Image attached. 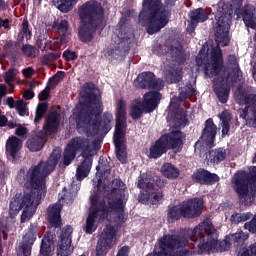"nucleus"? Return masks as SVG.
Wrapping results in <instances>:
<instances>
[{
    "label": "nucleus",
    "instance_id": "1",
    "mask_svg": "<svg viewBox=\"0 0 256 256\" xmlns=\"http://www.w3.org/2000/svg\"><path fill=\"white\" fill-rule=\"evenodd\" d=\"M61 160V148H55L46 162L40 161L37 165L31 166L26 172L20 169L17 175V181L26 189H31L29 193L24 195L16 194L9 204V215L13 219L19 215V211L23 209L21 215V223H25L33 218L37 211L41 199L47 195V186L45 178L49 177L55 171V167Z\"/></svg>",
    "mask_w": 256,
    "mask_h": 256
},
{
    "label": "nucleus",
    "instance_id": "2",
    "mask_svg": "<svg viewBox=\"0 0 256 256\" xmlns=\"http://www.w3.org/2000/svg\"><path fill=\"white\" fill-rule=\"evenodd\" d=\"M82 101L76 105L74 119L76 129H83L88 137H106L113 129V114L103 113V100L101 95L95 93V84L87 82L83 86Z\"/></svg>",
    "mask_w": 256,
    "mask_h": 256
},
{
    "label": "nucleus",
    "instance_id": "3",
    "mask_svg": "<svg viewBox=\"0 0 256 256\" xmlns=\"http://www.w3.org/2000/svg\"><path fill=\"white\" fill-rule=\"evenodd\" d=\"M190 241L193 243L192 249L180 250L176 256L187 255H207L213 249H217L220 253L231 249V240L224 239L219 241V231L213 226L211 219L207 218L194 229L189 231Z\"/></svg>",
    "mask_w": 256,
    "mask_h": 256
},
{
    "label": "nucleus",
    "instance_id": "4",
    "mask_svg": "<svg viewBox=\"0 0 256 256\" xmlns=\"http://www.w3.org/2000/svg\"><path fill=\"white\" fill-rule=\"evenodd\" d=\"M177 0H143L142 9L138 15V21L142 27H146L148 35H155L161 29L169 25L172 9Z\"/></svg>",
    "mask_w": 256,
    "mask_h": 256
},
{
    "label": "nucleus",
    "instance_id": "5",
    "mask_svg": "<svg viewBox=\"0 0 256 256\" xmlns=\"http://www.w3.org/2000/svg\"><path fill=\"white\" fill-rule=\"evenodd\" d=\"M80 26L78 37L82 43H91L105 21V8L97 0H89L78 8Z\"/></svg>",
    "mask_w": 256,
    "mask_h": 256
},
{
    "label": "nucleus",
    "instance_id": "6",
    "mask_svg": "<svg viewBox=\"0 0 256 256\" xmlns=\"http://www.w3.org/2000/svg\"><path fill=\"white\" fill-rule=\"evenodd\" d=\"M232 189L236 193L241 205L251 207L256 197V166L247 172H237L232 179Z\"/></svg>",
    "mask_w": 256,
    "mask_h": 256
},
{
    "label": "nucleus",
    "instance_id": "7",
    "mask_svg": "<svg viewBox=\"0 0 256 256\" xmlns=\"http://www.w3.org/2000/svg\"><path fill=\"white\" fill-rule=\"evenodd\" d=\"M116 125L114 131V144L116 157L120 163H127V148L123 146V140L127 133V103L123 99H119L116 107Z\"/></svg>",
    "mask_w": 256,
    "mask_h": 256
},
{
    "label": "nucleus",
    "instance_id": "8",
    "mask_svg": "<svg viewBox=\"0 0 256 256\" xmlns=\"http://www.w3.org/2000/svg\"><path fill=\"white\" fill-rule=\"evenodd\" d=\"M68 145L72 146L74 151H82L81 157L83 161L78 165L76 169V179L77 181H83V179L89 177L91 173V168L93 167V148H91V142L89 138L85 137H75L70 140Z\"/></svg>",
    "mask_w": 256,
    "mask_h": 256
},
{
    "label": "nucleus",
    "instance_id": "9",
    "mask_svg": "<svg viewBox=\"0 0 256 256\" xmlns=\"http://www.w3.org/2000/svg\"><path fill=\"white\" fill-rule=\"evenodd\" d=\"M216 26H215V37L218 43H222L224 47H227L230 43L229 29H231V21L233 19V8L224 4L218 8L215 15Z\"/></svg>",
    "mask_w": 256,
    "mask_h": 256
},
{
    "label": "nucleus",
    "instance_id": "10",
    "mask_svg": "<svg viewBox=\"0 0 256 256\" xmlns=\"http://www.w3.org/2000/svg\"><path fill=\"white\" fill-rule=\"evenodd\" d=\"M137 188L141 189L138 201L142 205H158L159 201L164 197L163 192L157 189L155 181H152L145 174L138 177Z\"/></svg>",
    "mask_w": 256,
    "mask_h": 256
},
{
    "label": "nucleus",
    "instance_id": "11",
    "mask_svg": "<svg viewBox=\"0 0 256 256\" xmlns=\"http://www.w3.org/2000/svg\"><path fill=\"white\" fill-rule=\"evenodd\" d=\"M170 55L172 61L178 64H172L166 69L167 83H179L183 79V68L180 65H185L187 54L183 50V46H171Z\"/></svg>",
    "mask_w": 256,
    "mask_h": 256
},
{
    "label": "nucleus",
    "instance_id": "12",
    "mask_svg": "<svg viewBox=\"0 0 256 256\" xmlns=\"http://www.w3.org/2000/svg\"><path fill=\"white\" fill-rule=\"evenodd\" d=\"M211 61L209 62V56L203 54V49L200 50L196 57V65L203 67L206 77H217L223 69V52L221 50H214L211 55Z\"/></svg>",
    "mask_w": 256,
    "mask_h": 256
},
{
    "label": "nucleus",
    "instance_id": "13",
    "mask_svg": "<svg viewBox=\"0 0 256 256\" xmlns=\"http://www.w3.org/2000/svg\"><path fill=\"white\" fill-rule=\"evenodd\" d=\"M236 102L238 105H245L240 112V117L246 121L247 127H256V94L241 90L236 97Z\"/></svg>",
    "mask_w": 256,
    "mask_h": 256
},
{
    "label": "nucleus",
    "instance_id": "14",
    "mask_svg": "<svg viewBox=\"0 0 256 256\" xmlns=\"http://www.w3.org/2000/svg\"><path fill=\"white\" fill-rule=\"evenodd\" d=\"M101 205L102 202L97 196L90 197V210L85 225L83 226V231L86 235H93L97 231V228L99 227V225H97V220L105 221L106 218L103 217V208Z\"/></svg>",
    "mask_w": 256,
    "mask_h": 256
},
{
    "label": "nucleus",
    "instance_id": "15",
    "mask_svg": "<svg viewBox=\"0 0 256 256\" xmlns=\"http://www.w3.org/2000/svg\"><path fill=\"white\" fill-rule=\"evenodd\" d=\"M101 207L103 209L102 217L109 219L111 213H116V221L118 225H123L127 221V213H125V202L123 201V196H119L115 200L108 198V201L101 200Z\"/></svg>",
    "mask_w": 256,
    "mask_h": 256
},
{
    "label": "nucleus",
    "instance_id": "16",
    "mask_svg": "<svg viewBox=\"0 0 256 256\" xmlns=\"http://www.w3.org/2000/svg\"><path fill=\"white\" fill-rule=\"evenodd\" d=\"M244 1L245 0H232L234 15H236L237 20L242 18L244 25L248 27V29H256V8L252 4H245L243 6Z\"/></svg>",
    "mask_w": 256,
    "mask_h": 256
},
{
    "label": "nucleus",
    "instance_id": "17",
    "mask_svg": "<svg viewBox=\"0 0 256 256\" xmlns=\"http://www.w3.org/2000/svg\"><path fill=\"white\" fill-rule=\"evenodd\" d=\"M117 237V230L111 224L105 226L98 237L95 252L93 256H107V253L113 249V239Z\"/></svg>",
    "mask_w": 256,
    "mask_h": 256
},
{
    "label": "nucleus",
    "instance_id": "18",
    "mask_svg": "<svg viewBox=\"0 0 256 256\" xmlns=\"http://www.w3.org/2000/svg\"><path fill=\"white\" fill-rule=\"evenodd\" d=\"M117 37L119 42L115 46V55H118L119 57L129 55V51H131V43L135 37L133 31L127 26L121 25Z\"/></svg>",
    "mask_w": 256,
    "mask_h": 256
},
{
    "label": "nucleus",
    "instance_id": "19",
    "mask_svg": "<svg viewBox=\"0 0 256 256\" xmlns=\"http://www.w3.org/2000/svg\"><path fill=\"white\" fill-rule=\"evenodd\" d=\"M136 89H154L161 91L165 87V82L162 79H157L153 72H142L134 80Z\"/></svg>",
    "mask_w": 256,
    "mask_h": 256
},
{
    "label": "nucleus",
    "instance_id": "20",
    "mask_svg": "<svg viewBox=\"0 0 256 256\" xmlns=\"http://www.w3.org/2000/svg\"><path fill=\"white\" fill-rule=\"evenodd\" d=\"M168 151L169 149L181 152L183 150V145L187 139V134L181 130H172L171 132L161 135Z\"/></svg>",
    "mask_w": 256,
    "mask_h": 256
},
{
    "label": "nucleus",
    "instance_id": "21",
    "mask_svg": "<svg viewBox=\"0 0 256 256\" xmlns=\"http://www.w3.org/2000/svg\"><path fill=\"white\" fill-rule=\"evenodd\" d=\"M73 227L67 225L61 231L58 245H57V255L58 256H70L73 253V247H71Z\"/></svg>",
    "mask_w": 256,
    "mask_h": 256
},
{
    "label": "nucleus",
    "instance_id": "22",
    "mask_svg": "<svg viewBox=\"0 0 256 256\" xmlns=\"http://www.w3.org/2000/svg\"><path fill=\"white\" fill-rule=\"evenodd\" d=\"M184 219H197L203 214V199L191 198L181 203Z\"/></svg>",
    "mask_w": 256,
    "mask_h": 256
},
{
    "label": "nucleus",
    "instance_id": "23",
    "mask_svg": "<svg viewBox=\"0 0 256 256\" xmlns=\"http://www.w3.org/2000/svg\"><path fill=\"white\" fill-rule=\"evenodd\" d=\"M217 137V125L213 122V118H208L204 122V128L202 129L200 141L206 147L211 149L215 147V139Z\"/></svg>",
    "mask_w": 256,
    "mask_h": 256
},
{
    "label": "nucleus",
    "instance_id": "24",
    "mask_svg": "<svg viewBox=\"0 0 256 256\" xmlns=\"http://www.w3.org/2000/svg\"><path fill=\"white\" fill-rule=\"evenodd\" d=\"M191 179L194 183H198V185H215L221 181V178L216 173H211V171L205 168L196 169Z\"/></svg>",
    "mask_w": 256,
    "mask_h": 256
},
{
    "label": "nucleus",
    "instance_id": "25",
    "mask_svg": "<svg viewBox=\"0 0 256 256\" xmlns=\"http://www.w3.org/2000/svg\"><path fill=\"white\" fill-rule=\"evenodd\" d=\"M39 233V224H31L28 228V232L24 236V243L22 245V253L19 256H31V251L35 241H37V235Z\"/></svg>",
    "mask_w": 256,
    "mask_h": 256
},
{
    "label": "nucleus",
    "instance_id": "26",
    "mask_svg": "<svg viewBox=\"0 0 256 256\" xmlns=\"http://www.w3.org/2000/svg\"><path fill=\"white\" fill-rule=\"evenodd\" d=\"M163 95L157 91H150L144 95V100L138 102V105L144 109V113H153L161 103Z\"/></svg>",
    "mask_w": 256,
    "mask_h": 256
},
{
    "label": "nucleus",
    "instance_id": "27",
    "mask_svg": "<svg viewBox=\"0 0 256 256\" xmlns=\"http://www.w3.org/2000/svg\"><path fill=\"white\" fill-rule=\"evenodd\" d=\"M57 241V235L54 232H47L44 234L40 244V255L53 256L55 253V242Z\"/></svg>",
    "mask_w": 256,
    "mask_h": 256
},
{
    "label": "nucleus",
    "instance_id": "28",
    "mask_svg": "<svg viewBox=\"0 0 256 256\" xmlns=\"http://www.w3.org/2000/svg\"><path fill=\"white\" fill-rule=\"evenodd\" d=\"M61 205L54 204L47 208V220L50 227L54 229H60L63 226V220L61 219Z\"/></svg>",
    "mask_w": 256,
    "mask_h": 256
},
{
    "label": "nucleus",
    "instance_id": "29",
    "mask_svg": "<svg viewBox=\"0 0 256 256\" xmlns=\"http://www.w3.org/2000/svg\"><path fill=\"white\" fill-rule=\"evenodd\" d=\"M212 87L220 103L225 104L229 101V93H231V88L227 83H225V80H214Z\"/></svg>",
    "mask_w": 256,
    "mask_h": 256
},
{
    "label": "nucleus",
    "instance_id": "30",
    "mask_svg": "<svg viewBox=\"0 0 256 256\" xmlns=\"http://www.w3.org/2000/svg\"><path fill=\"white\" fill-rule=\"evenodd\" d=\"M61 125V114L57 110L52 111L45 120L43 130L46 133H57L59 126Z\"/></svg>",
    "mask_w": 256,
    "mask_h": 256
},
{
    "label": "nucleus",
    "instance_id": "31",
    "mask_svg": "<svg viewBox=\"0 0 256 256\" xmlns=\"http://www.w3.org/2000/svg\"><path fill=\"white\" fill-rule=\"evenodd\" d=\"M167 151H169L167 144H165L163 138L160 136V138L150 146L148 157L149 159H161Z\"/></svg>",
    "mask_w": 256,
    "mask_h": 256
},
{
    "label": "nucleus",
    "instance_id": "32",
    "mask_svg": "<svg viewBox=\"0 0 256 256\" xmlns=\"http://www.w3.org/2000/svg\"><path fill=\"white\" fill-rule=\"evenodd\" d=\"M167 221L169 223H176V221H180V219H185V213L183 211L182 204L169 206L167 209Z\"/></svg>",
    "mask_w": 256,
    "mask_h": 256
},
{
    "label": "nucleus",
    "instance_id": "33",
    "mask_svg": "<svg viewBox=\"0 0 256 256\" xmlns=\"http://www.w3.org/2000/svg\"><path fill=\"white\" fill-rule=\"evenodd\" d=\"M21 139L17 136L9 137L6 142V151L12 157L13 161L17 159V153L21 151Z\"/></svg>",
    "mask_w": 256,
    "mask_h": 256
},
{
    "label": "nucleus",
    "instance_id": "34",
    "mask_svg": "<svg viewBox=\"0 0 256 256\" xmlns=\"http://www.w3.org/2000/svg\"><path fill=\"white\" fill-rule=\"evenodd\" d=\"M21 43L22 42H19V40H10L4 45L6 57L11 59V61H17V59H19V56L21 55V52L19 51V45H21Z\"/></svg>",
    "mask_w": 256,
    "mask_h": 256
},
{
    "label": "nucleus",
    "instance_id": "35",
    "mask_svg": "<svg viewBox=\"0 0 256 256\" xmlns=\"http://www.w3.org/2000/svg\"><path fill=\"white\" fill-rule=\"evenodd\" d=\"M227 159V150L224 148H216L209 151L208 161L211 165H219Z\"/></svg>",
    "mask_w": 256,
    "mask_h": 256
},
{
    "label": "nucleus",
    "instance_id": "36",
    "mask_svg": "<svg viewBox=\"0 0 256 256\" xmlns=\"http://www.w3.org/2000/svg\"><path fill=\"white\" fill-rule=\"evenodd\" d=\"M26 146L32 153H37L45 147V138L41 136H33L26 141Z\"/></svg>",
    "mask_w": 256,
    "mask_h": 256
},
{
    "label": "nucleus",
    "instance_id": "37",
    "mask_svg": "<svg viewBox=\"0 0 256 256\" xmlns=\"http://www.w3.org/2000/svg\"><path fill=\"white\" fill-rule=\"evenodd\" d=\"M189 18L193 25H199V23H205L209 19V16L205 12V9L197 8L189 13Z\"/></svg>",
    "mask_w": 256,
    "mask_h": 256
},
{
    "label": "nucleus",
    "instance_id": "38",
    "mask_svg": "<svg viewBox=\"0 0 256 256\" xmlns=\"http://www.w3.org/2000/svg\"><path fill=\"white\" fill-rule=\"evenodd\" d=\"M52 3L61 13H69L79 3V0H52Z\"/></svg>",
    "mask_w": 256,
    "mask_h": 256
},
{
    "label": "nucleus",
    "instance_id": "39",
    "mask_svg": "<svg viewBox=\"0 0 256 256\" xmlns=\"http://www.w3.org/2000/svg\"><path fill=\"white\" fill-rule=\"evenodd\" d=\"M162 175L167 179H177L181 172L171 163H166L161 168Z\"/></svg>",
    "mask_w": 256,
    "mask_h": 256
},
{
    "label": "nucleus",
    "instance_id": "40",
    "mask_svg": "<svg viewBox=\"0 0 256 256\" xmlns=\"http://www.w3.org/2000/svg\"><path fill=\"white\" fill-rule=\"evenodd\" d=\"M32 36L33 33L31 32V29H29V20L27 18H24L17 39L19 43H23L24 39H26V41H31Z\"/></svg>",
    "mask_w": 256,
    "mask_h": 256
},
{
    "label": "nucleus",
    "instance_id": "41",
    "mask_svg": "<svg viewBox=\"0 0 256 256\" xmlns=\"http://www.w3.org/2000/svg\"><path fill=\"white\" fill-rule=\"evenodd\" d=\"M173 123L175 129H181V127H185L187 125L188 120L185 110H179L174 114Z\"/></svg>",
    "mask_w": 256,
    "mask_h": 256
},
{
    "label": "nucleus",
    "instance_id": "42",
    "mask_svg": "<svg viewBox=\"0 0 256 256\" xmlns=\"http://www.w3.org/2000/svg\"><path fill=\"white\" fill-rule=\"evenodd\" d=\"M75 157H77V152L72 148L70 144H67L63 153V165L66 167L71 165Z\"/></svg>",
    "mask_w": 256,
    "mask_h": 256
},
{
    "label": "nucleus",
    "instance_id": "43",
    "mask_svg": "<svg viewBox=\"0 0 256 256\" xmlns=\"http://www.w3.org/2000/svg\"><path fill=\"white\" fill-rule=\"evenodd\" d=\"M47 111H49L48 102L38 103L36 107L34 123H39L43 119V117H45V115L47 114Z\"/></svg>",
    "mask_w": 256,
    "mask_h": 256
},
{
    "label": "nucleus",
    "instance_id": "44",
    "mask_svg": "<svg viewBox=\"0 0 256 256\" xmlns=\"http://www.w3.org/2000/svg\"><path fill=\"white\" fill-rule=\"evenodd\" d=\"M21 52L25 57H29V59H35L39 56V50L36 46L31 44H23L21 47Z\"/></svg>",
    "mask_w": 256,
    "mask_h": 256
},
{
    "label": "nucleus",
    "instance_id": "45",
    "mask_svg": "<svg viewBox=\"0 0 256 256\" xmlns=\"http://www.w3.org/2000/svg\"><path fill=\"white\" fill-rule=\"evenodd\" d=\"M253 217V213L246 212V213H234L230 217L231 223L234 225H239V223H245V221H249Z\"/></svg>",
    "mask_w": 256,
    "mask_h": 256
},
{
    "label": "nucleus",
    "instance_id": "46",
    "mask_svg": "<svg viewBox=\"0 0 256 256\" xmlns=\"http://www.w3.org/2000/svg\"><path fill=\"white\" fill-rule=\"evenodd\" d=\"M77 192H73L71 190L67 191V188H63L62 193H59V197L63 201V203H67L68 205L73 203Z\"/></svg>",
    "mask_w": 256,
    "mask_h": 256
},
{
    "label": "nucleus",
    "instance_id": "47",
    "mask_svg": "<svg viewBox=\"0 0 256 256\" xmlns=\"http://www.w3.org/2000/svg\"><path fill=\"white\" fill-rule=\"evenodd\" d=\"M145 112V109L137 102V104H133L130 108V117L137 121V119H141V116Z\"/></svg>",
    "mask_w": 256,
    "mask_h": 256
},
{
    "label": "nucleus",
    "instance_id": "48",
    "mask_svg": "<svg viewBox=\"0 0 256 256\" xmlns=\"http://www.w3.org/2000/svg\"><path fill=\"white\" fill-rule=\"evenodd\" d=\"M125 184L123 183V181L121 179H114L112 181V188H111V195H115V193H120V197L122 196L125 197V194L123 192V187Z\"/></svg>",
    "mask_w": 256,
    "mask_h": 256
},
{
    "label": "nucleus",
    "instance_id": "49",
    "mask_svg": "<svg viewBox=\"0 0 256 256\" xmlns=\"http://www.w3.org/2000/svg\"><path fill=\"white\" fill-rule=\"evenodd\" d=\"M249 239V235L245 234L243 231L236 232L229 236V241L233 243H243Z\"/></svg>",
    "mask_w": 256,
    "mask_h": 256
},
{
    "label": "nucleus",
    "instance_id": "50",
    "mask_svg": "<svg viewBox=\"0 0 256 256\" xmlns=\"http://www.w3.org/2000/svg\"><path fill=\"white\" fill-rule=\"evenodd\" d=\"M196 90L193 88V85L187 84L184 87L180 88V96L182 99H188L191 95H195Z\"/></svg>",
    "mask_w": 256,
    "mask_h": 256
},
{
    "label": "nucleus",
    "instance_id": "51",
    "mask_svg": "<svg viewBox=\"0 0 256 256\" xmlns=\"http://www.w3.org/2000/svg\"><path fill=\"white\" fill-rule=\"evenodd\" d=\"M59 57H61V52H50L42 57V63L43 65H49V63L57 61Z\"/></svg>",
    "mask_w": 256,
    "mask_h": 256
},
{
    "label": "nucleus",
    "instance_id": "52",
    "mask_svg": "<svg viewBox=\"0 0 256 256\" xmlns=\"http://www.w3.org/2000/svg\"><path fill=\"white\" fill-rule=\"evenodd\" d=\"M17 73H19V71H17V69L15 68H10L4 73V81L6 85H11V83L15 81Z\"/></svg>",
    "mask_w": 256,
    "mask_h": 256
},
{
    "label": "nucleus",
    "instance_id": "53",
    "mask_svg": "<svg viewBox=\"0 0 256 256\" xmlns=\"http://www.w3.org/2000/svg\"><path fill=\"white\" fill-rule=\"evenodd\" d=\"M97 173L100 175H106V173H111V167L109 166V162L107 161H99V164L96 166Z\"/></svg>",
    "mask_w": 256,
    "mask_h": 256
},
{
    "label": "nucleus",
    "instance_id": "54",
    "mask_svg": "<svg viewBox=\"0 0 256 256\" xmlns=\"http://www.w3.org/2000/svg\"><path fill=\"white\" fill-rule=\"evenodd\" d=\"M57 31L62 37H65L69 31V21L66 19L61 20L57 26Z\"/></svg>",
    "mask_w": 256,
    "mask_h": 256
},
{
    "label": "nucleus",
    "instance_id": "55",
    "mask_svg": "<svg viewBox=\"0 0 256 256\" xmlns=\"http://www.w3.org/2000/svg\"><path fill=\"white\" fill-rule=\"evenodd\" d=\"M228 63H229V65H233L234 73H239V71H241V69L239 68V63L237 62V56H235L234 54H230L228 56Z\"/></svg>",
    "mask_w": 256,
    "mask_h": 256
},
{
    "label": "nucleus",
    "instance_id": "56",
    "mask_svg": "<svg viewBox=\"0 0 256 256\" xmlns=\"http://www.w3.org/2000/svg\"><path fill=\"white\" fill-rule=\"evenodd\" d=\"M49 95H51V86L47 85L45 89L39 93L38 99L39 101H47Z\"/></svg>",
    "mask_w": 256,
    "mask_h": 256
},
{
    "label": "nucleus",
    "instance_id": "57",
    "mask_svg": "<svg viewBox=\"0 0 256 256\" xmlns=\"http://www.w3.org/2000/svg\"><path fill=\"white\" fill-rule=\"evenodd\" d=\"M62 57L65 58V61H75L78 57L77 52L71 50H66L63 52Z\"/></svg>",
    "mask_w": 256,
    "mask_h": 256
},
{
    "label": "nucleus",
    "instance_id": "58",
    "mask_svg": "<svg viewBox=\"0 0 256 256\" xmlns=\"http://www.w3.org/2000/svg\"><path fill=\"white\" fill-rule=\"evenodd\" d=\"M36 45L38 49L45 51V49H47V40L45 39V36L43 35L38 36L36 40Z\"/></svg>",
    "mask_w": 256,
    "mask_h": 256
},
{
    "label": "nucleus",
    "instance_id": "59",
    "mask_svg": "<svg viewBox=\"0 0 256 256\" xmlns=\"http://www.w3.org/2000/svg\"><path fill=\"white\" fill-rule=\"evenodd\" d=\"M27 133H29V130L27 129V127H24L21 124H18L15 130V135H17V137H25Z\"/></svg>",
    "mask_w": 256,
    "mask_h": 256
},
{
    "label": "nucleus",
    "instance_id": "60",
    "mask_svg": "<svg viewBox=\"0 0 256 256\" xmlns=\"http://www.w3.org/2000/svg\"><path fill=\"white\" fill-rule=\"evenodd\" d=\"M63 77H65V72L58 71L52 78L49 79V82L57 85V83H59V81H61V79H63Z\"/></svg>",
    "mask_w": 256,
    "mask_h": 256
},
{
    "label": "nucleus",
    "instance_id": "61",
    "mask_svg": "<svg viewBox=\"0 0 256 256\" xmlns=\"http://www.w3.org/2000/svg\"><path fill=\"white\" fill-rule=\"evenodd\" d=\"M220 120L222 124H230L231 123V113L227 111H223L220 115Z\"/></svg>",
    "mask_w": 256,
    "mask_h": 256
},
{
    "label": "nucleus",
    "instance_id": "62",
    "mask_svg": "<svg viewBox=\"0 0 256 256\" xmlns=\"http://www.w3.org/2000/svg\"><path fill=\"white\" fill-rule=\"evenodd\" d=\"M0 29H11V20H9V18L3 19L0 17Z\"/></svg>",
    "mask_w": 256,
    "mask_h": 256
},
{
    "label": "nucleus",
    "instance_id": "63",
    "mask_svg": "<svg viewBox=\"0 0 256 256\" xmlns=\"http://www.w3.org/2000/svg\"><path fill=\"white\" fill-rule=\"evenodd\" d=\"M33 97H35V92H33V90H26L23 94V98L26 101H31V99H33Z\"/></svg>",
    "mask_w": 256,
    "mask_h": 256
},
{
    "label": "nucleus",
    "instance_id": "64",
    "mask_svg": "<svg viewBox=\"0 0 256 256\" xmlns=\"http://www.w3.org/2000/svg\"><path fill=\"white\" fill-rule=\"evenodd\" d=\"M116 256H129V246L121 247Z\"/></svg>",
    "mask_w": 256,
    "mask_h": 256
}]
</instances>
